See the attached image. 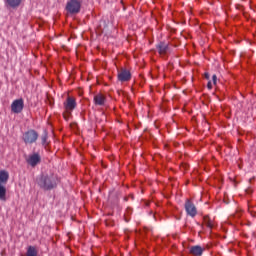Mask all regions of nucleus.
I'll use <instances>...</instances> for the list:
<instances>
[{
	"instance_id": "obj_1",
	"label": "nucleus",
	"mask_w": 256,
	"mask_h": 256,
	"mask_svg": "<svg viewBox=\"0 0 256 256\" xmlns=\"http://www.w3.org/2000/svg\"><path fill=\"white\" fill-rule=\"evenodd\" d=\"M37 184L43 191H51L57 187L58 178L54 174H42L37 179Z\"/></svg>"
},
{
	"instance_id": "obj_2",
	"label": "nucleus",
	"mask_w": 256,
	"mask_h": 256,
	"mask_svg": "<svg viewBox=\"0 0 256 256\" xmlns=\"http://www.w3.org/2000/svg\"><path fill=\"white\" fill-rule=\"evenodd\" d=\"M39 135L35 130H28L23 135V141L26 145H32V143H36Z\"/></svg>"
},
{
	"instance_id": "obj_3",
	"label": "nucleus",
	"mask_w": 256,
	"mask_h": 256,
	"mask_svg": "<svg viewBox=\"0 0 256 256\" xmlns=\"http://www.w3.org/2000/svg\"><path fill=\"white\" fill-rule=\"evenodd\" d=\"M81 2L79 0H70L66 4V10L70 14H77L80 12Z\"/></svg>"
},
{
	"instance_id": "obj_4",
	"label": "nucleus",
	"mask_w": 256,
	"mask_h": 256,
	"mask_svg": "<svg viewBox=\"0 0 256 256\" xmlns=\"http://www.w3.org/2000/svg\"><path fill=\"white\" fill-rule=\"evenodd\" d=\"M23 109H24V101L22 98L16 99L12 102L11 104L12 113H16V114L22 113Z\"/></svg>"
},
{
	"instance_id": "obj_5",
	"label": "nucleus",
	"mask_w": 256,
	"mask_h": 256,
	"mask_svg": "<svg viewBox=\"0 0 256 256\" xmlns=\"http://www.w3.org/2000/svg\"><path fill=\"white\" fill-rule=\"evenodd\" d=\"M185 210L187 212V215L190 216L191 218H195L197 216V208L194 205V203L189 199L186 200Z\"/></svg>"
},
{
	"instance_id": "obj_6",
	"label": "nucleus",
	"mask_w": 256,
	"mask_h": 256,
	"mask_svg": "<svg viewBox=\"0 0 256 256\" xmlns=\"http://www.w3.org/2000/svg\"><path fill=\"white\" fill-rule=\"evenodd\" d=\"M63 105L65 108V111H67L68 113H72L76 108L77 103L75 98L68 96Z\"/></svg>"
},
{
	"instance_id": "obj_7",
	"label": "nucleus",
	"mask_w": 256,
	"mask_h": 256,
	"mask_svg": "<svg viewBox=\"0 0 256 256\" xmlns=\"http://www.w3.org/2000/svg\"><path fill=\"white\" fill-rule=\"evenodd\" d=\"M26 162L30 167L35 168L41 163V156L38 153H34L26 159Z\"/></svg>"
},
{
	"instance_id": "obj_8",
	"label": "nucleus",
	"mask_w": 256,
	"mask_h": 256,
	"mask_svg": "<svg viewBox=\"0 0 256 256\" xmlns=\"http://www.w3.org/2000/svg\"><path fill=\"white\" fill-rule=\"evenodd\" d=\"M131 79V73L130 71L126 70V69H122L119 73H118V80L121 82H127Z\"/></svg>"
},
{
	"instance_id": "obj_9",
	"label": "nucleus",
	"mask_w": 256,
	"mask_h": 256,
	"mask_svg": "<svg viewBox=\"0 0 256 256\" xmlns=\"http://www.w3.org/2000/svg\"><path fill=\"white\" fill-rule=\"evenodd\" d=\"M204 251L205 248L201 247L200 245H194L190 247V254L193 256H202Z\"/></svg>"
},
{
	"instance_id": "obj_10",
	"label": "nucleus",
	"mask_w": 256,
	"mask_h": 256,
	"mask_svg": "<svg viewBox=\"0 0 256 256\" xmlns=\"http://www.w3.org/2000/svg\"><path fill=\"white\" fill-rule=\"evenodd\" d=\"M94 103L95 105H98L99 107H103L106 103V96L99 93L94 96Z\"/></svg>"
},
{
	"instance_id": "obj_11",
	"label": "nucleus",
	"mask_w": 256,
	"mask_h": 256,
	"mask_svg": "<svg viewBox=\"0 0 256 256\" xmlns=\"http://www.w3.org/2000/svg\"><path fill=\"white\" fill-rule=\"evenodd\" d=\"M9 179V173L5 170L0 171V185L5 186Z\"/></svg>"
},
{
	"instance_id": "obj_12",
	"label": "nucleus",
	"mask_w": 256,
	"mask_h": 256,
	"mask_svg": "<svg viewBox=\"0 0 256 256\" xmlns=\"http://www.w3.org/2000/svg\"><path fill=\"white\" fill-rule=\"evenodd\" d=\"M157 49L159 51V53L161 55H164L167 53V51L169 50V45L165 42H160L158 45H157Z\"/></svg>"
},
{
	"instance_id": "obj_13",
	"label": "nucleus",
	"mask_w": 256,
	"mask_h": 256,
	"mask_svg": "<svg viewBox=\"0 0 256 256\" xmlns=\"http://www.w3.org/2000/svg\"><path fill=\"white\" fill-rule=\"evenodd\" d=\"M21 2L22 0H5V3L13 9L19 7Z\"/></svg>"
},
{
	"instance_id": "obj_14",
	"label": "nucleus",
	"mask_w": 256,
	"mask_h": 256,
	"mask_svg": "<svg viewBox=\"0 0 256 256\" xmlns=\"http://www.w3.org/2000/svg\"><path fill=\"white\" fill-rule=\"evenodd\" d=\"M26 256H38V250L35 246H28Z\"/></svg>"
},
{
	"instance_id": "obj_15",
	"label": "nucleus",
	"mask_w": 256,
	"mask_h": 256,
	"mask_svg": "<svg viewBox=\"0 0 256 256\" xmlns=\"http://www.w3.org/2000/svg\"><path fill=\"white\" fill-rule=\"evenodd\" d=\"M203 223L206 227L212 230L214 223L209 216H204Z\"/></svg>"
},
{
	"instance_id": "obj_16",
	"label": "nucleus",
	"mask_w": 256,
	"mask_h": 256,
	"mask_svg": "<svg viewBox=\"0 0 256 256\" xmlns=\"http://www.w3.org/2000/svg\"><path fill=\"white\" fill-rule=\"evenodd\" d=\"M6 193L5 185H0V201L6 202Z\"/></svg>"
},
{
	"instance_id": "obj_17",
	"label": "nucleus",
	"mask_w": 256,
	"mask_h": 256,
	"mask_svg": "<svg viewBox=\"0 0 256 256\" xmlns=\"http://www.w3.org/2000/svg\"><path fill=\"white\" fill-rule=\"evenodd\" d=\"M47 139H48V134H47V131L44 130V132H43V134L41 136V143H42V145H46Z\"/></svg>"
},
{
	"instance_id": "obj_18",
	"label": "nucleus",
	"mask_w": 256,
	"mask_h": 256,
	"mask_svg": "<svg viewBox=\"0 0 256 256\" xmlns=\"http://www.w3.org/2000/svg\"><path fill=\"white\" fill-rule=\"evenodd\" d=\"M70 115H71V112H68V111H66V112L63 114V117H64L65 121H68V119H70Z\"/></svg>"
},
{
	"instance_id": "obj_19",
	"label": "nucleus",
	"mask_w": 256,
	"mask_h": 256,
	"mask_svg": "<svg viewBox=\"0 0 256 256\" xmlns=\"http://www.w3.org/2000/svg\"><path fill=\"white\" fill-rule=\"evenodd\" d=\"M207 87H208V89H210V90L213 89V85H212V82H211V81L208 82Z\"/></svg>"
},
{
	"instance_id": "obj_20",
	"label": "nucleus",
	"mask_w": 256,
	"mask_h": 256,
	"mask_svg": "<svg viewBox=\"0 0 256 256\" xmlns=\"http://www.w3.org/2000/svg\"><path fill=\"white\" fill-rule=\"evenodd\" d=\"M212 79H213V83L216 85V83H217V76L215 74L213 75Z\"/></svg>"
},
{
	"instance_id": "obj_21",
	"label": "nucleus",
	"mask_w": 256,
	"mask_h": 256,
	"mask_svg": "<svg viewBox=\"0 0 256 256\" xmlns=\"http://www.w3.org/2000/svg\"><path fill=\"white\" fill-rule=\"evenodd\" d=\"M205 77H206V79H209L210 78L209 73H205Z\"/></svg>"
}]
</instances>
